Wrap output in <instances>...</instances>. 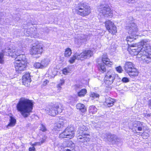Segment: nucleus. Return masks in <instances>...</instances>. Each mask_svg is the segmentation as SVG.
<instances>
[{
	"instance_id": "nucleus-50",
	"label": "nucleus",
	"mask_w": 151,
	"mask_h": 151,
	"mask_svg": "<svg viewBox=\"0 0 151 151\" xmlns=\"http://www.w3.org/2000/svg\"><path fill=\"white\" fill-rule=\"evenodd\" d=\"M39 37V36H38V35H35V36H34V37L35 38H37V37Z\"/></svg>"
},
{
	"instance_id": "nucleus-3",
	"label": "nucleus",
	"mask_w": 151,
	"mask_h": 151,
	"mask_svg": "<svg viewBox=\"0 0 151 151\" xmlns=\"http://www.w3.org/2000/svg\"><path fill=\"white\" fill-rule=\"evenodd\" d=\"M33 102L25 98H21L16 106V109L24 117H27L32 112Z\"/></svg>"
},
{
	"instance_id": "nucleus-52",
	"label": "nucleus",
	"mask_w": 151,
	"mask_h": 151,
	"mask_svg": "<svg viewBox=\"0 0 151 151\" xmlns=\"http://www.w3.org/2000/svg\"><path fill=\"white\" fill-rule=\"evenodd\" d=\"M136 129H135V132H135V133H137V132L136 131Z\"/></svg>"
},
{
	"instance_id": "nucleus-5",
	"label": "nucleus",
	"mask_w": 151,
	"mask_h": 151,
	"mask_svg": "<svg viewBox=\"0 0 151 151\" xmlns=\"http://www.w3.org/2000/svg\"><path fill=\"white\" fill-rule=\"evenodd\" d=\"M101 61L102 63L99 64L98 68L99 71L102 73H103L106 72V70L105 65L104 64L109 67H111L112 66L113 63L112 62L110 61V60L108 58L107 55L106 53H104L102 55Z\"/></svg>"
},
{
	"instance_id": "nucleus-18",
	"label": "nucleus",
	"mask_w": 151,
	"mask_h": 151,
	"mask_svg": "<svg viewBox=\"0 0 151 151\" xmlns=\"http://www.w3.org/2000/svg\"><path fill=\"white\" fill-rule=\"evenodd\" d=\"M143 123L139 121H136L134 122L133 124V127L131 128L132 129H137L139 131H142L144 128Z\"/></svg>"
},
{
	"instance_id": "nucleus-11",
	"label": "nucleus",
	"mask_w": 151,
	"mask_h": 151,
	"mask_svg": "<svg viewBox=\"0 0 151 151\" xmlns=\"http://www.w3.org/2000/svg\"><path fill=\"white\" fill-rule=\"evenodd\" d=\"M118 75L115 72L110 70L107 72L104 78L105 82L108 85L111 84Z\"/></svg>"
},
{
	"instance_id": "nucleus-14",
	"label": "nucleus",
	"mask_w": 151,
	"mask_h": 151,
	"mask_svg": "<svg viewBox=\"0 0 151 151\" xmlns=\"http://www.w3.org/2000/svg\"><path fill=\"white\" fill-rule=\"evenodd\" d=\"M93 52L90 50H85L83 51L80 54H79V58L81 60H83L84 59L89 58L93 56Z\"/></svg>"
},
{
	"instance_id": "nucleus-26",
	"label": "nucleus",
	"mask_w": 151,
	"mask_h": 151,
	"mask_svg": "<svg viewBox=\"0 0 151 151\" xmlns=\"http://www.w3.org/2000/svg\"><path fill=\"white\" fill-rule=\"evenodd\" d=\"M76 108L78 109L81 110L82 112H84L86 110V109L84 105L80 103L77 104Z\"/></svg>"
},
{
	"instance_id": "nucleus-42",
	"label": "nucleus",
	"mask_w": 151,
	"mask_h": 151,
	"mask_svg": "<svg viewBox=\"0 0 151 151\" xmlns=\"http://www.w3.org/2000/svg\"><path fill=\"white\" fill-rule=\"evenodd\" d=\"M49 81L47 80H46L44 81L43 83V85L44 86L46 85L47 83H48Z\"/></svg>"
},
{
	"instance_id": "nucleus-1",
	"label": "nucleus",
	"mask_w": 151,
	"mask_h": 151,
	"mask_svg": "<svg viewBox=\"0 0 151 151\" xmlns=\"http://www.w3.org/2000/svg\"><path fill=\"white\" fill-rule=\"evenodd\" d=\"M128 50L132 55H137L138 58L140 57L144 63L151 62V48L145 40H142L138 44L131 45Z\"/></svg>"
},
{
	"instance_id": "nucleus-23",
	"label": "nucleus",
	"mask_w": 151,
	"mask_h": 151,
	"mask_svg": "<svg viewBox=\"0 0 151 151\" xmlns=\"http://www.w3.org/2000/svg\"><path fill=\"white\" fill-rule=\"evenodd\" d=\"M105 27L107 30H110V27H112L114 25V23L109 20H107L105 22Z\"/></svg>"
},
{
	"instance_id": "nucleus-51",
	"label": "nucleus",
	"mask_w": 151,
	"mask_h": 151,
	"mask_svg": "<svg viewBox=\"0 0 151 151\" xmlns=\"http://www.w3.org/2000/svg\"><path fill=\"white\" fill-rule=\"evenodd\" d=\"M66 151H71V150L69 149H67Z\"/></svg>"
},
{
	"instance_id": "nucleus-31",
	"label": "nucleus",
	"mask_w": 151,
	"mask_h": 151,
	"mask_svg": "<svg viewBox=\"0 0 151 151\" xmlns=\"http://www.w3.org/2000/svg\"><path fill=\"white\" fill-rule=\"evenodd\" d=\"M62 72L64 74L66 75L68 73H70V70L69 68H65L63 70Z\"/></svg>"
},
{
	"instance_id": "nucleus-24",
	"label": "nucleus",
	"mask_w": 151,
	"mask_h": 151,
	"mask_svg": "<svg viewBox=\"0 0 151 151\" xmlns=\"http://www.w3.org/2000/svg\"><path fill=\"white\" fill-rule=\"evenodd\" d=\"M97 109L94 106H90L89 107L88 111L91 114H95L97 111Z\"/></svg>"
},
{
	"instance_id": "nucleus-46",
	"label": "nucleus",
	"mask_w": 151,
	"mask_h": 151,
	"mask_svg": "<svg viewBox=\"0 0 151 151\" xmlns=\"http://www.w3.org/2000/svg\"><path fill=\"white\" fill-rule=\"evenodd\" d=\"M83 135H81V136H79L78 139H81L82 140V139H83V136H82Z\"/></svg>"
},
{
	"instance_id": "nucleus-49",
	"label": "nucleus",
	"mask_w": 151,
	"mask_h": 151,
	"mask_svg": "<svg viewBox=\"0 0 151 151\" xmlns=\"http://www.w3.org/2000/svg\"><path fill=\"white\" fill-rule=\"evenodd\" d=\"M102 1L106 3H108L109 2V0H102Z\"/></svg>"
},
{
	"instance_id": "nucleus-9",
	"label": "nucleus",
	"mask_w": 151,
	"mask_h": 151,
	"mask_svg": "<svg viewBox=\"0 0 151 151\" xmlns=\"http://www.w3.org/2000/svg\"><path fill=\"white\" fill-rule=\"evenodd\" d=\"M17 50L14 47H12V49L7 47L6 48L4 51H2V53H0V63H3L4 62L3 56L4 55H9L12 56V57L15 58L17 54L15 52H17L16 51Z\"/></svg>"
},
{
	"instance_id": "nucleus-8",
	"label": "nucleus",
	"mask_w": 151,
	"mask_h": 151,
	"mask_svg": "<svg viewBox=\"0 0 151 151\" xmlns=\"http://www.w3.org/2000/svg\"><path fill=\"white\" fill-rule=\"evenodd\" d=\"M44 46L40 42H37L32 44L30 47V53L32 55L41 54L43 51Z\"/></svg>"
},
{
	"instance_id": "nucleus-41",
	"label": "nucleus",
	"mask_w": 151,
	"mask_h": 151,
	"mask_svg": "<svg viewBox=\"0 0 151 151\" xmlns=\"http://www.w3.org/2000/svg\"><path fill=\"white\" fill-rule=\"evenodd\" d=\"M41 145V143L40 142H37L32 144V146H35L36 145Z\"/></svg>"
},
{
	"instance_id": "nucleus-10",
	"label": "nucleus",
	"mask_w": 151,
	"mask_h": 151,
	"mask_svg": "<svg viewBox=\"0 0 151 151\" xmlns=\"http://www.w3.org/2000/svg\"><path fill=\"white\" fill-rule=\"evenodd\" d=\"M74 136V132L72 127H68L59 135V137L61 138H67L71 139Z\"/></svg>"
},
{
	"instance_id": "nucleus-39",
	"label": "nucleus",
	"mask_w": 151,
	"mask_h": 151,
	"mask_svg": "<svg viewBox=\"0 0 151 151\" xmlns=\"http://www.w3.org/2000/svg\"><path fill=\"white\" fill-rule=\"evenodd\" d=\"M122 81L124 83H127L129 81V80L128 78L124 77L122 79Z\"/></svg>"
},
{
	"instance_id": "nucleus-32",
	"label": "nucleus",
	"mask_w": 151,
	"mask_h": 151,
	"mask_svg": "<svg viewBox=\"0 0 151 151\" xmlns=\"http://www.w3.org/2000/svg\"><path fill=\"white\" fill-rule=\"evenodd\" d=\"M87 38V36L85 35H81V37L80 38V39L81 40V42H84L86 41Z\"/></svg>"
},
{
	"instance_id": "nucleus-22",
	"label": "nucleus",
	"mask_w": 151,
	"mask_h": 151,
	"mask_svg": "<svg viewBox=\"0 0 151 151\" xmlns=\"http://www.w3.org/2000/svg\"><path fill=\"white\" fill-rule=\"evenodd\" d=\"M80 56L79 54L76 53L73 56L71 57L69 60V62L70 63H73L74 62L76 59H77L78 60H81V58H79Z\"/></svg>"
},
{
	"instance_id": "nucleus-45",
	"label": "nucleus",
	"mask_w": 151,
	"mask_h": 151,
	"mask_svg": "<svg viewBox=\"0 0 151 151\" xmlns=\"http://www.w3.org/2000/svg\"><path fill=\"white\" fill-rule=\"evenodd\" d=\"M95 128L97 129L100 128V125L99 124H96L95 127Z\"/></svg>"
},
{
	"instance_id": "nucleus-30",
	"label": "nucleus",
	"mask_w": 151,
	"mask_h": 151,
	"mask_svg": "<svg viewBox=\"0 0 151 151\" xmlns=\"http://www.w3.org/2000/svg\"><path fill=\"white\" fill-rule=\"evenodd\" d=\"M90 97L94 99L99 98V95L97 93L93 92H91L90 94Z\"/></svg>"
},
{
	"instance_id": "nucleus-44",
	"label": "nucleus",
	"mask_w": 151,
	"mask_h": 151,
	"mask_svg": "<svg viewBox=\"0 0 151 151\" xmlns=\"http://www.w3.org/2000/svg\"><path fill=\"white\" fill-rule=\"evenodd\" d=\"M127 2L129 4H130L134 3V0H128Z\"/></svg>"
},
{
	"instance_id": "nucleus-12",
	"label": "nucleus",
	"mask_w": 151,
	"mask_h": 151,
	"mask_svg": "<svg viewBox=\"0 0 151 151\" xmlns=\"http://www.w3.org/2000/svg\"><path fill=\"white\" fill-rule=\"evenodd\" d=\"M100 14H102L105 17H111L113 15V11L111 9L110 7L108 5L104 6H100L98 9Z\"/></svg>"
},
{
	"instance_id": "nucleus-37",
	"label": "nucleus",
	"mask_w": 151,
	"mask_h": 151,
	"mask_svg": "<svg viewBox=\"0 0 151 151\" xmlns=\"http://www.w3.org/2000/svg\"><path fill=\"white\" fill-rule=\"evenodd\" d=\"M89 140L90 139L89 138L85 137H83V139L81 141V142H83L85 143L86 142H88Z\"/></svg>"
},
{
	"instance_id": "nucleus-7",
	"label": "nucleus",
	"mask_w": 151,
	"mask_h": 151,
	"mask_svg": "<svg viewBox=\"0 0 151 151\" xmlns=\"http://www.w3.org/2000/svg\"><path fill=\"white\" fill-rule=\"evenodd\" d=\"M135 65L132 62H126L124 66V69L130 77L137 76L139 73L137 69L135 68Z\"/></svg>"
},
{
	"instance_id": "nucleus-38",
	"label": "nucleus",
	"mask_w": 151,
	"mask_h": 151,
	"mask_svg": "<svg viewBox=\"0 0 151 151\" xmlns=\"http://www.w3.org/2000/svg\"><path fill=\"white\" fill-rule=\"evenodd\" d=\"M40 130L42 132H44L46 131L47 129L43 125L41 124Z\"/></svg>"
},
{
	"instance_id": "nucleus-4",
	"label": "nucleus",
	"mask_w": 151,
	"mask_h": 151,
	"mask_svg": "<svg viewBox=\"0 0 151 151\" xmlns=\"http://www.w3.org/2000/svg\"><path fill=\"white\" fill-rule=\"evenodd\" d=\"M75 10L77 14L83 17L88 16L91 12L90 6L83 3L78 4L76 6Z\"/></svg>"
},
{
	"instance_id": "nucleus-35",
	"label": "nucleus",
	"mask_w": 151,
	"mask_h": 151,
	"mask_svg": "<svg viewBox=\"0 0 151 151\" xmlns=\"http://www.w3.org/2000/svg\"><path fill=\"white\" fill-rule=\"evenodd\" d=\"M79 128L80 130H82L83 132H84V131H87L88 130V128L83 125L80 126Z\"/></svg>"
},
{
	"instance_id": "nucleus-34",
	"label": "nucleus",
	"mask_w": 151,
	"mask_h": 151,
	"mask_svg": "<svg viewBox=\"0 0 151 151\" xmlns=\"http://www.w3.org/2000/svg\"><path fill=\"white\" fill-rule=\"evenodd\" d=\"M64 83L65 81L64 79H61L59 83L57 85V88H61V86Z\"/></svg>"
},
{
	"instance_id": "nucleus-27",
	"label": "nucleus",
	"mask_w": 151,
	"mask_h": 151,
	"mask_svg": "<svg viewBox=\"0 0 151 151\" xmlns=\"http://www.w3.org/2000/svg\"><path fill=\"white\" fill-rule=\"evenodd\" d=\"M137 37V35H131V36H128L126 39L127 41V42L128 44L129 45V42H130L133 41L134 40L136 39Z\"/></svg>"
},
{
	"instance_id": "nucleus-25",
	"label": "nucleus",
	"mask_w": 151,
	"mask_h": 151,
	"mask_svg": "<svg viewBox=\"0 0 151 151\" xmlns=\"http://www.w3.org/2000/svg\"><path fill=\"white\" fill-rule=\"evenodd\" d=\"M72 50L70 48H67L65 50L64 55L66 57H69L71 55Z\"/></svg>"
},
{
	"instance_id": "nucleus-54",
	"label": "nucleus",
	"mask_w": 151,
	"mask_h": 151,
	"mask_svg": "<svg viewBox=\"0 0 151 151\" xmlns=\"http://www.w3.org/2000/svg\"><path fill=\"white\" fill-rule=\"evenodd\" d=\"M25 35H26V36H28L27 35H26V34Z\"/></svg>"
},
{
	"instance_id": "nucleus-40",
	"label": "nucleus",
	"mask_w": 151,
	"mask_h": 151,
	"mask_svg": "<svg viewBox=\"0 0 151 151\" xmlns=\"http://www.w3.org/2000/svg\"><path fill=\"white\" fill-rule=\"evenodd\" d=\"M46 138L47 137L46 136H45L43 137L41 139L40 142V143H41V144H42V143H44L45 142V141L46 139Z\"/></svg>"
},
{
	"instance_id": "nucleus-28",
	"label": "nucleus",
	"mask_w": 151,
	"mask_h": 151,
	"mask_svg": "<svg viewBox=\"0 0 151 151\" xmlns=\"http://www.w3.org/2000/svg\"><path fill=\"white\" fill-rule=\"evenodd\" d=\"M110 30H108V32L112 34H114L117 32L116 27L115 25L110 27Z\"/></svg>"
},
{
	"instance_id": "nucleus-48",
	"label": "nucleus",
	"mask_w": 151,
	"mask_h": 151,
	"mask_svg": "<svg viewBox=\"0 0 151 151\" xmlns=\"http://www.w3.org/2000/svg\"><path fill=\"white\" fill-rule=\"evenodd\" d=\"M149 105L150 108L151 109V99L149 101Z\"/></svg>"
},
{
	"instance_id": "nucleus-47",
	"label": "nucleus",
	"mask_w": 151,
	"mask_h": 151,
	"mask_svg": "<svg viewBox=\"0 0 151 151\" xmlns=\"http://www.w3.org/2000/svg\"><path fill=\"white\" fill-rule=\"evenodd\" d=\"M54 71L52 73V75L53 76H55L56 75V72L54 70H53Z\"/></svg>"
},
{
	"instance_id": "nucleus-13",
	"label": "nucleus",
	"mask_w": 151,
	"mask_h": 151,
	"mask_svg": "<svg viewBox=\"0 0 151 151\" xmlns=\"http://www.w3.org/2000/svg\"><path fill=\"white\" fill-rule=\"evenodd\" d=\"M50 62L49 59H45L42 60L40 63H35L34 66L36 68H45L48 66Z\"/></svg>"
},
{
	"instance_id": "nucleus-2",
	"label": "nucleus",
	"mask_w": 151,
	"mask_h": 151,
	"mask_svg": "<svg viewBox=\"0 0 151 151\" xmlns=\"http://www.w3.org/2000/svg\"><path fill=\"white\" fill-rule=\"evenodd\" d=\"M26 45H22L21 43L18 45V48L14 47L17 50L15 52L17 54L16 58L15 59L14 63V66L16 71L18 73H20L22 71L25 70L27 64V61L26 56L24 55H20L22 50H23L26 47Z\"/></svg>"
},
{
	"instance_id": "nucleus-21",
	"label": "nucleus",
	"mask_w": 151,
	"mask_h": 151,
	"mask_svg": "<svg viewBox=\"0 0 151 151\" xmlns=\"http://www.w3.org/2000/svg\"><path fill=\"white\" fill-rule=\"evenodd\" d=\"M9 121V123L6 126V127L8 128L14 127L15 124L16 120L14 117L11 116Z\"/></svg>"
},
{
	"instance_id": "nucleus-15",
	"label": "nucleus",
	"mask_w": 151,
	"mask_h": 151,
	"mask_svg": "<svg viewBox=\"0 0 151 151\" xmlns=\"http://www.w3.org/2000/svg\"><path fill=\"white\" fill-rule=\"evenodd\" d=\"M105 136V139L112 143L116 142L118 139L116 135L110 133L106 134Z\"/></svg>"
},
{
	"instance_id": "nucleus-6",
	"label": "nucleus",
	"mask_w": 151,
	"mask_h": 151,
	"mask_svg": "<svg viewBox=\"0 0 151 151\" xmlns=\"http://www.w3.org/2000/svg\"><path fill=\"white\" fill-rule=\"evenodd\" d=\"M60 105V103H57L49 105L45 108V112L51 116H56L58 113H61L62 111L61 108H59Z\"/></svg>"
},
{
	"instance_id": "nucleus-29",
	"label": "nucleus",
	"mask_w": 151,
	"mask_h": 151,
	"mask_svg": "<svg viewBox=\"0 0 151 151\" xmlns=\"http://www.w3.org/2000/svg\"><path fill=\"white\" fill-rule=\"evenodd\" d=\"M86 93V89H83L78 92V96L80 97L84 96Z\"/></svg>"
},
{
	"instance_id": "nucleus-16",
	"label": "nucleus",
	"mask_w": 151,
	"mask_h": 151,
	"mask_svg": "<svg viewBox=\"0 0 151 151\" xmlns=\"http://www.w3.org/2000/svg\"><path fill=\"white\" fill-rule=\"evenodd\" d=\"M138 31V29L137 24L133 23L130 24L128 30V33L132 35H136V34Z\"/></svg>"
},
{
	"instance_id": "nucleus-36",
	"label": "nucleus",
	"mask_w": 151,
	"mask_h": 151,
	"mask_svg": "<svg viewBox=\"0 0 151 151\" xmlns=\"http://www.w3.org/2000/svg\"><path fill=\"white\" fill-rule=\"evenodd\" d=\"M116 71L119 73H122L123 71L122 67L120 66H119L116 68Z\"/></svg>"
},
{
	"instance_id": "nucleus-53",
	"label": "nucleus",
	"mask_w": 151,
	"mask_h": 151,
	"mask_svg": "<svg viewBox=\"0 0 151 151\" xmlns=\"http://www.w3.org/2000/svg\"><path fill=\"white\" fill-rule=\"evenodd\" d=\"M150 89H151V85H150Z\"/></svg>"
},
{
	"instance_id": "nucleus-33",
	"label": "nucleus",
	"mask_w": 151,
	"mask_h": 151,
	"mask_svg": "<svg viewBox=\"0 0 151 151\" xmlns=\"http://www.w3.org/2000/svg\"><path fill=\"white\" fill-rule=\"evenodd\" d=\"M83 132L82 130H81L79 128V129L77 131V133L78 134L80 135H83L85 136L89 135V134H83Z\"/></svg>"
},
{
	"instance_id": "nucleus-20",
	"label": "nucleus",
	"mask_w": 151,
	"mask_h": 151,
	"mask_svg": "<svg viewBox=\"0 0 151 151\" xmlns=\"http://www.w3.org/2000/svg\"><path fill=\"white\" fill-rule=\"evenodd\" d=\"M115 101V100L110 97H109L106 99L105 103L108 107L112 106Z\"/></svg>"
},
{
	"instance_id": "nucleus-19",
	"label": "nucleus",
	"mask_w": 151,
	"mask_h": 151,
	"mask_svg": "<svg viewBox=\"0 0 151 151\" xmlns=\"http://www.w3.org/2000/svg\"><path fill=\"white\" fill-rule=\"evenodd\" d=\"M65 120L63 119H60L58 122L55 124L54 127V129H56L63 128L65 124Z\"/></svg>"
},
{
	"instance_id": "nucleus-43",
	"label": "nucleus",
	"mask_w": 151,
	"mask_h": 151,
	"mask_svg": "<svg viewBox=\"0 0 151 151\" xmlns=\"http://www.w3.org/2000/svg\"><path fill=\"white\" fill-rule=\"evenodd\" d=\"M29 151H35V148L34 147L29 148Z\"/></svg>"
},
{
	"instance_id": "nucleus-17",
	"label": "nucleus",
	"mask_w": 151,
	"mask_h": 151,
	"mask_svg": "<svg viewBox=\"0 0 151 151\" xmlns=\"http://www.w3.org/2000/svg\"><path fill=\"white\" fill-rule=\"evenodd\" d=\"M23 84L26 86H28L31 81L30 75L29 73L24 75L22 77Z\"/></svg>"
}]
</instances>
